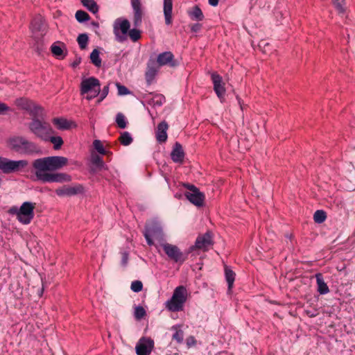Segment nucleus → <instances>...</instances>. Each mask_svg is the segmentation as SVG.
I'll return each mask as SVG.
<instances>
[{
	"label": "nucleus",
	"mask_w": 355,
	"mask_h": 355,
	"mask_svg": "<svg viewBox=\"0 0 355 355\" xmlns=\"http://www.w3.org/2000/svg\"><path fill=\"white\" fill-rule=\"evenodd\" d=\"M89 58L91 62L96 67L101 66L102 60L100 58V51L97 49H94L90 53Z\"/></svg>",
	"instance_id": "473e14b6"
},
{
	"label": "nucleus",
	"mask_w": 355,
	"mask_h": 355,
	"mask_svg": "<svg viewBox=\"0 0 355 355\" xmlns=\"http://www.w3.org/2000/svg\"><path fill=\"white\" fill-rule=\"evenodd\" d=\"M239 105H240L241 109V110H243V105L241 103V101H239Z\"/></svg>",
	"instance_id": "052dcab7"
},
{
	"label": "nucleus",
	"mask_w": 355,
	"mask_h": 355,
	"mask_svg": "<svg viewBox=\"0 0 355 355\" xmlns=\"http://www.w3.org/2000/svg\"><path fill=\"white\" fill-rule=\"evenodd\" d=\"M28 162L26 159L12 160L0 156V171L4 174L17 173L26 167Z\"/></svg>",
	"instance_id": "0eeeda50"
},
{
	"label": "nucleus",
	"mask_w": 355,
	"mask_h": 355,
	"mask_svg": "<svg viewBox=\"0 0 355 355\" xmlns=\"http://www.w3.org/2000/svg\"><path fill=\"white\" fill-rule=\"evenodd\" d=\"M225 275L228 286V290L230 291L233 287L236 274L229 266H225Z\"/></svg>",
	"instance_id": "c85d7f7f"
},
{
	"label": "nucleus",
	"mask_w": 355,
	"mask_h": 355,
	"mask_svg": "<svg viewBox=\"0 0 355 355\" xmlns=\"http://www.w3.org/2000/svg\"><path fill=\"white\" fill-rule=\"evenodd\" d=\"M184 156L185 153L182 144L178 141L175 142L171 153V159L175 163L182 164L184 162Z\"/></svg>",
	"instance_id": "a211bd4d"
},
{
	"label": "nucleus",
	"mask_w": 355,
	"mask_h": 355,
	"mask_svg": "<svg viewBox=\"0 0 355 355\" xmlns=\"http://www.w3.org/2000/svg\"><path fill=\"white\" fill-rule=\"evenodd\" d=\"M188 15L194 21H202L205 18L202 11L198 6H194L191 10L188 11Z\"/></svg>",
	"instance_id": "cd10ccee"
},
{
	"label": "nucleus",
	"mask_w": 355,
	"mask_h": 355,
	"mask_svg": "<svg viewBox=\"0 0 355 355\" xmlns=\"http://www.w3.org/2000/svg\"><path fill=\"white\" fill-rule=\"evenodd\" d=\"M130 288L132 291L135 293H139L143 289V284L139 280H135L132 282Z\"/></svg>",
	"instance_id": "a18cd8bd"
},
{
	"label": "nucleus",
	"mask_w": 355,
	"mask_h": 355,
	"mask_svg": "<svg viewBox=\"0 0 355 355\" xmlns=\"http://www.w3.org/2000/svg\"><path fill=\"white\" fill-rule=\"evenodd\" d=\"M45 142L50 141L53 144V148L55 150H59L62 146L63 145V139L60 136H53V135H49L46 139L44 141Z\"/></svg>",
	"instance_id": "7c9ffc66"
},
{
	"label": "nucleus",
	"mask_w": 355,
	"mask_h": 355,
	"mask_svg": "<svg viewBox=\"0 0 355 355\" xmlns=\"http://www.w3.org/2000/svg\"><path fill=\"white\" fill-rule=\"evenodd\" d=\"M182 186L189 190L184 193L187 199L196 207H202L205 199L204 193L201 192L194 184L190 183H183Z\"/></svg>",
	"instance_id": "1a4fd4ad"
},
{
	"label": "nucleus",
	"mask_w": 355,
	"mask_h": 355,
	"mask_svg": "<svg viewBox=\"0 0 355 355\" xmlns=\"http://www.w3.org/2000/svg\"><path fill=\"white\" fill-rule=\"evenodd\" d=\"M121 144L123 146H129L133 141L132 137L128 132H123L119 137Z\"/></svg>",
	"instance_id": "58836bf2"
},
{
	"label": "nucleus",
	"mask_w": 355,
	"mask_h": 355,
	"mask_svg": "<svg viewBox=\"0 0 355 355\" xmlns=\"http://www.w3.org/2000/svg\"><path fill=\"white\" fill-rule=\"evenodd\" d=\"M154 340L150 337H141L136 344L137 355H150L154 348Z\"/></svg>",
	"instance_id": "ddd939ff"
},
{
	"label": "nucleus",
	"mask_w": 355,
	"mask_h": 355,
	"mask_svg": "<svg viewBox=\"0 0 355 355\" xmlns=\"http://www.w3.org/2000/svg\"><path fill=\"white\" fill-rule=\"evenodd\" d=\"M211 78L214 85V90L220 101L223 102L226 92L223 78L217 72H213L211 74Z\"/></svg>",
	"instance_id": "dca6fc26"
},
{
	"label": "nucleus",
	"mask_w": 355,
	"mask_h": 355,
	"mask_svg": "<svg viewBox=\"0 0 355 355\" xmlns=\"http://www.w3.org/2000/svg\"><path fill=\"white\" fill-rule=\"evenodd\" d=\"M144 98L148 99L149 104L153 103L154 105L157 106H162L166 102L165 96L161 94H154L150 92L146 94Z\"/></svg>",
	"instance_id": "4be33fe9"
},
{
	"label": "nucleus",
	"mask_w": 355,
	"mask_h": 355,
	"mask_svg": "<svg viewBox=\"0 0 355 355\" xmlns=\"http://www.w3.org/2000/svg\"><path fill=\"white\" fill-rule=\"evenodd\" d=\"M157 73V69L150 65V61L148 62L147 70L145 73V78L147 85L149 86L152 84L154 80L155 76Z\"/></svg>",
	"instance_id": "bb28decb"
},
{
	"label": "nucleus",
	"mask_w": 355,
	"mask_h": 355,
	"mask_svg": "<svg viewBox=\"0 0 355 355\" xmlns=\"http://www.w3.org/2000/svg\"><path fill=\"white\" fill-rule=\"evenodd\" d=\"M59 197H71L78 195H83L85 192V187L79 183L72 184H64L58 187L55 191Z\"/></svg>",
	"instance_id": "9b49d317"
},
{
	"label": "nucleus",
	"mask_w": 355,
	"mask_h": 355,
	"mask_svg": "<svg viewBox=\"0 0 355 355\" xmlns=\"http://www.w3.org/2000/svg\"><path fill=\"white\" fill-rule=\"evenodd\" d=\"M187 345L189 347L194 346L196 343V340L193 336H189L187 340Z\"/></svg>",
	"instance_id": "864d4df0"
},
{
	"label": "nucleus",
	"mask_w": 355,
	"mask_h": 355,
	"mask_svg": "<svg viewBox=\"0 0 355 355\" xmlns=\"http://www.w3.org/2000/svg\"><path fill=\"white\" fill-rule=\"evenodd\" d=\"M38 180L46 183V182H69L72 180V178L70 175L65 173H53L51 174H44L41 178Z\"/></svg>",
	"instance_id": "2eb2a0df"
},
{
	"label": "nucleus",
	"mask_w": 355,
	"mask_h": 355,
	"mask_svg": "<svg viewBox=\"0 0 355 355\" xmlns=\"http://www.w3.org/2000/svg\"><path fill=\"white\" fill-rule=\"evenodd\" d=\"M211 245H213L212 233L210 231H207L204 234L199 235L196 240L195 244L190 246L189 249L191 253L196 249L205 250Z\"/></svg>",
	"instance_id": "4468645a"
},
{
	"label": "nucleus",
	"mask_w": 355,
	"mask_h": 355,
	"mask_svg": "<svg viewBox=\"0 0 355 355\" xmlns=\"http://www.w3.org/2000/svg\"><path fill=\"white\" fill-rule=\"evenodd\" d=\"M144 236L148 245H154L152 237L159 239L163 237V231L160 224L156 221H150L145 225Z\"/></svg>",
	"instance_id": "9d476101"
},
{
	"label": "nucleus",
	"mask_w": 355,
	"mask_h": 355,
	"mask_svg": "<svg viewBox=\"0 0 355 355\" xmlns=\"http://www.w3.org/2000/svg\"><path fill=\"white\" fill-rule=\"evenodd\" d=\"M91 171L93 173L108 169L102 157L94 153L91 155Z\"/></svg>",
	"instance_id": "6ab92c4d"
},
{
	"label": "nucleus",
	"mask_w": 355,
	"mask_h": 355,
	"mask_svg": "<svg viewBox=\"0 0 355 355\" xmlns=\"http://www.w3.org/2000/svg\"><path fill=\"white\" fill-rule=\"evenodd\" d=\"M172 0H164V15L165 23L167 25H171L172 24Z\"/></svg>",
	"instance_id": "5701e85b"
},
{
	"label": "nucleus",
	"mask_w": 355,
	"mask_h": 355,
	"mask_svg": "<svg viewBox=\"0 0 355 355\" xmlns=\"http://www.w3.org/2000/svg\"><path fill=\"white\" fill-rule=\"evenodd\" d=\"M93 146L99 154L105 155H110L112 154L111 152L107 151L104 148V147L100 140H98V139L94 140L93 142Z\"/></svg>",
	"instance_id": "c9c22d12"
},
{
	"label": "nucleus",
	"mask_w": 355,
	"mask_h": 355,
	"mask_svg": "<svg viewBox=\"0 0 355 355\" xmlns=\"http://www.w3.org/2000/svg\"><path fill=\"white\" fill-rule=\"evenodd\" d=\"M46 28V24L45 21L40 15H37L33 17L31 23V29L33 33L41 32V35H43Z\"/></svg>",
	"instance_id": "aec40b11"
},
{
	"label": "nucleus",
	"mask_w": 355,
	"mask_h": 355,
	"mask_svg": "<svg viewBox=\"0 0 355 355\" xmlns=\"http://www.w3.org/2000/svg\"><path fill=\"white\" fill-rule=\"evenodd\" d=\"M35 203L31 202H23L19 208V221L24 225L31 223L35 216Z\"/></svg>",
	"instance_id": "f8f14e48"
},
{
	"label": "nucleus",
	"mask_w": 355,
	"mask_h": 355,
	"mask_svg": "<svg viewBox=\"0 0 355 355\" xmlns=\"http://www.w3.org/2000/svg\"><path fill=\"white\" fill-rule=\"evenodd\" d=\"M173 329L175 330L173 334L172 339L175 340L178 343H182L184 340V331L182 329H178L176 327H173Z\"/></svg>",
	"instance_id": "ea45409f"
},
{
	"label": "nucleus",
	"mask_w": 355,
	"mask_h": 355,
	"mask_svg": "<svg viewBox=\"0 0 355 355\" xmlns=\"http://www.w3.org/2000/svg\"><path fill=\"white\" fill-rule=\"evenodd\" d=\"M75 17L79 23H84L90 19V16L89 15V14L87 12L82 10L76 11L75 14Z\"/></svg>",
	"instance_id": "f704fd0d"
},
{
	"label": "nucleus",
	"mask_w": 355,
	"mask_h": 355,
	"mask_svg": "<svg viewBox=\"0 0 355 355\" xmlns=\"http://www.w3.org/2000/svg\"><path fill=\"white\" fill-rule=\"evenodd\" d=\"M130 21L126 19L118 18L113 25V32L115 39L119 42H123L127 40V35L133 42H137L141 37V31L137 28L130 29Z\"/></svg>",
	"instance_id": "f03ea898"
},
{
	"label": "nucleus",
	"mask_w": 355,
	"mask_h": 355,
	"mask_svg": "<svg viewBox=\"0 0 355 355\" xmlns=\"http://www.w3.org/2000/svg\"><path fill=\"white\" fill-rule=\"evenodd\" d=\"M316 283L318 285V292L320 295H325L329 292V288L327 284L324 282L323 276L321 273L315 275Z\"/></svg>",
	"instance_id": "a878e982"
},
{
	"label": "nucleus",
	"mask_w": 355,
	"mask_h": 355,
	"mask_svg": "<svg viewBox=\"0 0 355 355\" xmlns=\"http://www.w3.org/2000/svg\"><path fill=\"white\" fill-rule=\"evenodd\" d=\"M157 62L159 66L168 65L171 67H175L179 64L178 61L174 59V55L171 51L159 53L157 56Z\"/></svg>",
	"instance_id": "f3484780"
},
{
	"label": "nucleus",
	"mask_w": 355,
	"mask_h": 355,
	"mask_svg": "<svg viewBox=\"0 0 355 355\" xmlns=\"http://www.w3.org/2000/svg\"><path fill=\"white\" fill-rule=\"evenodd\" d=\"M91 24L96 28L99 27V24L97 21H92Z\"/></svg>",
	"instance_id": "13d9d810"
},
{
	"label": "nucleus",
	"mask_w": 355,
	"mask_h": 355,
	"mask_svg": "<svg viewBox=\"0 0 355 355\" xmlns=\"http://www.w3.org/2000/svg\"><path fill=\"white\" fill-rule=\"evenodd\" d=\"M332 2L338 12L343 13L345 11L344 8L345 0H332Z\"/></svg>",
	"instance_id": "c03bdc74"
},
{
	"label": "nucleus",
	"mask_w": 355,
	"mask_h": 355,
	"mask_svg": "<svg viewBox=\"0 0 355 355\" xmlns=\"http://www.w3.org/2000/svg\"><path fill=\"white\" fill-rule=\"evenodd\" d=\"M10 110L11 109L9 106H8L6 103L0 101V114L4 115Z\"/></svg>",
	"instance_id": "09e8293b"
},
{
	"label": "nucleus",
	"mask_w": 355,
	"mask_h": 355,
	"mask_svg": "<svg viewBox=\"0 0 355 355\" xmlns=\"http://www.w3.org/2000/svg\"><path fill=\"white\" fill-rule=\"evenodd\" d=\"M51 50L53 55L59 59H63L67 55V51L64 53L62 48L60 46L56 45V43L51 45Z\"/></svg>",
	"instance_id": "72a5a7b5"
},
{
	"label": "nucleus",
	"mask_w": 355,
	"mask_h": 355,
	"mask_svg": "<svg viewBox=\"0 0 355 355\" xmlns=\"http://www.w3.org/2000/svg\"><path fill=\"white\" fill-rule=\"evenodd\" d=\"M201 28L202 24L199 23L194 24L191 26V31L193 33H198L201 30Z\"/></svg>",
	"instance_id": "5fc2aeb1"
},
{
	"label": "nucleus",
	"mask_w": 355,
	"mask_h": 355,
	"mask_svg": "<svg viewBox=\"0 0 355 355\" xmlns=\"http://www.w3.org/2000/svg\"><path fill=\"white\" fill-rule=\"evenodd\" d=\"M28 113L31 116V121L34 119H43V108L39 105L35 104L34 102L31 106Z\"/></svg>",
	"instance_id": "393cba45"
},
{
	"label": "nucleus",
	"mask_w": 355,
	"mask_h": 355,
	"mask_svg": "<svg viewBox=\"0 0 355 355\" xmlns=\"http://www.w3.org/2000/svg\"><path fill=\"white\" fill-rule=\"evenodd\" d=\"M209 3L212 6H216L218 4V0H209Z\"/></svg>",
	"instance_id": "4d7b16f0"
},
{
	"label": "nucleus",
	"mask_w": 355,
	"mask_h": 355,
	"mask_svg": "<svg viewBox=\"0 0 355 355\" xmlns=\"http://www.w3.org/2000/svg\"><path fill=\"white\" fill-rule=\"evenodd\" d=\"M146 315V311L145 309L141 306H138L135 307L134 315L136 320H140Z\"/></svg>",
	"instance_id": "37998d69"
},
{
	"label": "nucleus",
	"mask_w": 355,
	"mask_h": 355,
	"mask_svg": "<svg viewBox=\"0 0 355 355\" xmlns=\"http://www.w3.org/2000/svg\"><path fill=\"white\" fill-rule=\"evenodd\" d=\"M100 81L95 77H89L82 80L80 83V94H89L87 98L91 100L96 97L100 93Z\"/></svg>",
	"instance_id": "6e6552de"
},
{
	"label": "nucleus",
	"mask_w": 355,
	"mask_h": 355,
	"mask_svg": "<svg viewBox=\"0 0 355 355\" xmlns=\"http://www.w3.org/2000/svg\"><path fill=\"white\" fill-rule=\"evenodd\" d=\"M8 213L12 215H16L17 218L19 220V209L16 206H12L8 210Z\"/></svg>",
	"instance_id": "603ef678"
},
{
	"label": "nucleus",
	"mask_w": 355,
	"mask_h": 355,
	"mask_svg": "<svg viewBox=\"0 0 355 355\" xmlns=\"http://www.w3.org/2000/svg\"><path fill=\"white\" fill-rule=\"evenodd\" d=\"M8 143L10 150L19 154L27 155L42 154V150L38 144L23 136L10 137Z\"/></svg>",
	"instance_id": "7ed1b4c3"
},
{
	"label": "nucleus",
	"mask_w": 355,
	"mask_h": 355,
	"mask_svg": "<svg viewBox=\"0 0 355 355\" xmlns=\"http://www.w3.org/2000/svg\"><path fill=\"white\" fill-rule=\"evenodd\" d=\"M168 128V125L165 121H163L158 124L155 135L156 139L159 143L162 144L166 141L168 137L166 131Z\"/></svg>",
	"instance_id": "412c9836"
},
{
	"label": "nucleus",
	"mask_w": 355,
	"mask_h": 355,
	"mask_svg": "<svg viewBox=\"0 0 355 355\" xmlns=\"http://www.w3.org/2000/svg\"><path fill=\"white\" fill-rule=\"evenodd\" d=\"M33 101L26 98H19L16 99L15 104L19 108L26 111L27 112L31 108Z\"/></svg>",
	"instance_id": "c756f323"
},
{
	"label": "nucleus",
	"mask_w": 355,
	"mask_h": 355,
	"mask_svg": "<svg viewBox=\"0 0 355 355\" xmlns=\"http://www.w3.org/2000/svg\"><path fill=\"white\" fill-rule=\"evenodd\" d=\"M68 163V159L61 156H50L35 159L32 166L35 169L37 180L41 178L44 174H51L48 171L60 169Z\"/></svg>",
	"instance_id": "f257e3e1"
},
{
	"label": "nucleus",
	"mask_w": 355,
	"mask_h": 355,
	"mask_svg": "<svg viewBox=\"0 0 355 355\" xmlns=\"http://www.w3.org/2000/svg\"><path fill=\"white\" fill-rule=\"evenodd\" d=\"M262 44H263L264 48H265L266 46H269V44H268V43H265V44H263V42H260V43H259V48H261Z\"/></svg>",
	"instance_id": "bf43d9fd"
},
{
	"label": "nucleus",
	"mask_w": 355,
	"mask_h": 355,
	"mask_svg": "<svg viewBox=\"0 0 355 355\" xmlns=\"http://www.w3.org/2000/svg\"><path fill=\"white\" fill-rule=\"evenodd\" d=\"M81 3L93 14L98 12L99 6L94 0H81Z\"/></svg>",
	"instance_id": "2f4dec72"
},
{
	"label": "nucleus",
	"mask_w": 355,
	"mask_h": 355,
	"mask_svg": "<svg viewBox=\"0 0 355 355\" xmlns=\"http://www.w3.org/2000/svg\"><path fill=\"white\" fill-rule=\"evenodd\" d=\"M187 299V291L184 286L175 288L170 300L166 302V308L172 312L183 310L184 304Z\"/></svg>",
	"instance_id": "39448f33"
},
{
	"label": "nucleus",
	"mask_w": 355,
	"mask_h": 355,
	"mask_svg": "<svg viewBox=\"0 0 355 355\" xmlns=\"http://www.w3.org/2000/svg\"><path fill=\"white\" fill-rule=\"evenodd\" d=\"M161 246L169 259L180 265L187 260L188 256L191 253L189 248L184 252H182L177 245L168 243H162Z\"/></svg>",
	"instance_id": "423d86ee"
},
{
	"label": "nucleus",
	"mask_w": 355,
	"mask_h": 355,
	"mask_svg": "<svg viewBox=\"0 0 355 355\" xmlns=\"http://www.w3.org/2000/svg\"><path fill=\"white\" fill-rule=\"evenodd\" d=\"M116 86L119 95L123 96L131 94V92L125 86L121 85L119 83H116Z\"/></svg>",
	"instance_id": "49530a36"
},
{
	"label": "nucleus",
	"mask_w": 355,
	"mask_h": 355,
	"mask_svg": "<svg viewBox=\"0 0 355 355\" xmlns=\"http://www.w3.org/2000/svg\"><path fill=\"white\" fill-rule=\"evenodd\" d=\"M129 259V254L128 252H124L122 253V257L121 261V264L122 266L125 267L128 264Z\"/></svg>",
	"instance_id": "3c124183"
},
{
	"label": "nucleus",
	"mask_w": 355,
	"mask_h": 355,
	"mask_svg": "<svg viewBox=\"0 0 355 355\" xmlns=\"http://www.w3.org/2000/svg\"><path fill=\"white\" fill-rule=\"evenodd\" d=\"M58 43L61 44H62V46L64 48H65V47H66V46H65V44H64V43H62V42H58Z\"/></svg>",
	"instance_id": "680f3d73"
},
{
	"label": "nucleus",
	"mask_w": 355,
	"mask_h": 355,
	"mask_svg": "<svg viewBox=\"0 0 355 355\" xmlns=\"http://www.w3.org/2000/svg\"><path fill=\"white\" fill-rule=\"evenodd\" d=\"M326 218L327 214L324 210H317L313 214V220L316 223H322L325 221Z\"/></svg>",
	"instance_id": "e433bc0d"
},
{
	"label": "nucleus",
	"mask_w": 355,
	"mask_h": 355,
	"mask_svg": "<svg viewBox=\"0 0 355 355\" xmlns=\"http://www.w3.org/2000/svg\"><path fill=\"white\" fill-rule=\"evenodd\" d=\"M109 93V85H105L103 87V89L100 90V98L98 101H103L108 94Z\"/></svg>",
	"instance_id": "de8ad7c7"
},
{
	"label": "nucleus",
	"mask_w": 355,
	"mask_h": 355,
	"mask_svg": "<svg viewBox=\"0 0 355 355\" xmlns=\"http://www.w3.org/2000/svg\"><path fill=\"white\" fill-rule=\"evenodd\" d=\"M89 41V37L86 33H81L77 37V42L80 49H86Z\"/></svg>",
	"instance_id": "4c0bfd02"
},
{
	"label": "nucleus",
	"mask_w": 355,
	"mask_h": 355,
	"mask_svg": "<svg viewBox=\"0 0 355 355\" xmlns=\"http://www.w3.org/2000/svg\"><path fill=\"white\" fill-rule=\"evenodd\" d=\"M116 123L119 128L124 129L127 126V121L123 114L119 112L116 116Z\"/></svg>",
	"instance_id": "79ce46f5"
},
{
	"label": "nucleus",
	"mask_w": 355,
	"mask_h": 355,
	"mask_svg": "<svg viewBox=\"0 0 355 355\" xmlns=\"http://www.w3.org/2000/svg\"><path fill=\"white\" fill-rule=\"evenodd\" d=\"M80 62H81V58L80 57L76 58V60L73 61V62L71 64V67L73 68H75L77 66H78L80 64Z\"/></svg>",
	"instance_id": "6e6d98bb"
},
{
	"label": "nucleus",
	"mask_w": 355,
	"mask_h": 355,
	"mask_svg": "<svg viewBox=\"0 0 355 355\" xmlns=\"http://www.w3.org/2000/svg\"><path fill=\"white\" fill-rule=\"evenodd\" d=\"M53 124L60 130H67L71 128V122L63 117H55L52 119Z\"/></svg>",
	"instance_id": "b1692460"
},
{
	"label": "nucleus",
	"mask_w": 355,
	"mask_h": 355,
	"mask_svg": "<svg viewBox=\"0 0 355 355\" xmlns=\"http://www.w3.org/2000/svg\"><path fill=\"white\" fill-rule=\"evenodd\" d=\"M131 5L133 8V11L142 10L140 0H131Z\"/></svg>",
	"instance_id": "8fccbe9b"
},
{
	"label": "nucleus",
	"mask_w": 355,
	"mask_h": 355,
	"mask_svg": "<svg viewBox=\"0 0 355 355\" xmlns=\"http://www.w3.org/2000/svg\"><path fill=\"white\" fill-rule=\"evenodd\" d=\"M142 15H143L142 10L134 11L133 25L135 28H138L141 25Z\"/></svg>",
	"instance_id": "a19ab883"
},
{
	"label": "nucleus",
	"mask_w": 355,
	"mask_h": 355,
	"mask_svg": "<svg viewBox=\"0 0 355 355\" xmlns=\"http://www.w3.org/2000/svg\"><path fill=\"white\" fill-rule=\"evenodd\" d=\"M28 128L33 135L43 141L46 139L49 135H54L55 133L51 124L44 119L31 121Z\"/></svg>",
	"instance_id": "20e7f679"
}]
</instances>
